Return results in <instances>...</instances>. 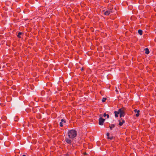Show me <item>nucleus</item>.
Listing matches in <instances>:
<instances>
[{
	"label": "nucleus",
	"instance_id": "obj_1",
	"mask_svg": "<svg viewBox=\"0 0 156 156\" xmlns=\"http://www.w3.org/2000/svg\"><path fill=\"white\" fill-rule=\"evenodd\" d=\"M125 109L124 108H122L119 109L118 111H115L114 113L115 117H118V114H120V117H124L125 115Z\"/></svg>",
	"mask_w": 156,
	"mask_h": 156
},
{
	"label": "nucleus",
	"instance_id": "obj_2",
	"mask_svg": "<svg viewBox=\"0 0 156 156\" xmlns=\"http://www.w3.org/2000/svg\"><path fill=\"white\" fill-rule=\"evenodd\" d=\"M69 137L71 139H73L77 135V132L74 129H71L68 132Z\"/></svg>",
	"mask_w": 156,
	"mask_h": 156
},
{
	"label": "nucleus",
	"instance_id": "obj_3",
	"mask_svg": "<svg viewBox=\"0 0 156 156\" xmlns=\"http://www.w3.org/2000/svg\"><path fill=\"white\" fill-rule=\"evenodd\" d=\"M108 10L112 11V13L114 12L115 9H113V6L111 4H109L108 7Z\"/></svg>",
	"mask_w": 156,
	"mask_h": 156
},
{
	"label": "nucleus",
	"instance_id": "obj_4",
	"mask_svg": "<svg viewBox=\"0 0 156 156\" xmlns=\"http://www.w3.org/2000/svg\"><path fill=\"white\" fill-rule=\"evenodd\" d=\"M105 121V119L100 118L99 119V124L100 125H102L103 123Z\"/></svg>",
	"mask_w": 156,
	"mask_h": 156
},
{
	"label": "nucleus",
	"instance_id": "obj_5",
	"mask_svg": "<svg viewBox=\"0 0 156 156\" xmlns=\"http://www.w3.org/2000/svg\"><path fill=\"white\" fill-rule=\"evenodd\" d=\"M112 11H109V10H107L104 13V14L105 15H109L111 13H112Z\"/></svg>",
	"mask_w": 156,
	"mask_h": 156
},
{
	"label": "nucleus",
	"instance_id": "obj_6",
	"mask_svg": "<svg viewBox=\"0 0 156 156\" xmlns=\"http://www.w3.org/2000/svg\"><path fill=\"white\" fill-rule=\"evenodd\" d=\"M134 111L135 113H137L136 114V117H138L139 115V112H140V111L139 110H137L136 109H135L134 110Z\"/></svg>",
	"mask_w": 156,
	"mask_h": 156
},
{
	"label": "nucleus",
	"instance_id": "obj_7",
	"mask_svg": "<svg viewBox=\"0 0 156 156\" xmlns=\"http://www.w3.org/2000/svg\"><path fill=\"white\" fill-rule=\"evenodd\" d=\"M65 141L69 144H72L71 140L69 139L66 138L65 139Z\"/></svg>",
	"mask_w": 156,
	"mask_h": 156
},
{
	"label": "nucleus",
	"instance_id": "obj_8",
	"mask_svg": "<svg viewBox=\"0 0 156 156\" xmlns=\"http://www.w3.org/2000/svg\"><path fill=\"white\" fill-rule=\"evenodd\" d=\"M64 122V123L65 122V121L63 119H62L61 120V122L59 123V125L60 126L62 127L63 126L62 122Z\"/></svg>",
	"mask_w": 156,
	"mask_h": 156
},
{
	"label": "nucleus",
	"instance_id": "obj_9",
	"mask_svg": "<svg viewBox=\"0 0 156 156\" xmlns=\"http://www.w3.org/2000/svg\"><path fill=\"white\" fill-rule=\"evenodd\" d=\"M145 52L146 54H148L149 53V51L147 48H146L144 49Z\"/></svg>",
	"mask_w": 156,
	"mask_h": 156
},
{
	"label": "nucleus",
	"instance_id": "obj_10",
	"mask_svg": "<svg viewBox=\"0 0 156 156\" xmlns=\"http://www.w3.org/2000/svg\"><path fill=\"white\" fill-rule=\"evenodd\" d=\"M138 33L140 35H142V31L141 30H138Z\"/></svg>",
	"mask_w": 156,
	"mask_h": 156
},
{
	"label": "nucleus",
	"instance_id": "obj_11",
	"mask_svg": "<svg viewBox=\"0 0 156 156\" xmlns=\"http://www.w3.org/2000/svg\"><path fill=\"white\" fill-rule=\"evenodd\" d=\"M22 33L21 32H20L18 33L17 37H18L20 38H21L20 35L22 34Z\"/></svg>",
	"mask_w": 156,
	"mask_h": 156
},
{
	"label": "nucleus",
	"instance_id": "obj_12",
	"mask_svg": "<svg viewBox=\"0 0 156 156\" xmlns=\"http://www.w3.org/2000/svg\"><path fill=\"white\" fill-rule=\"evenodd\" d=\"M107 116V118H108L109 117V115H108V114H106V113H104V115H103V116L104 117H106V116Z\"/></svg>",
	"mask_w": 156,
	"mask_h": 156
},
{
	"label": "nucleus",
	"instance_id": "obj_13",
	"mask_svg": "<svg viewBox=\"0 0 156 156\" xmlns=\"http://www.w3.org/2000/svg\"><path fill=\"white\" fill-rule=\"evenodd\" d=\"M106 135H107V136L108 138V139H110V140H112V137H108V136L109 135V133H107Z\"/></svg>",
	"mask_w": 156,
	"mask_h": 156
},
{
	"label": "nucleus",
	"instance_id": "obj_14",
	"mask_svg": "<svg viewBox=\"0 0 156 156\" xmlns=\"http://www.w3.org/2000/svg\"><path fill=\"white\" fill-rule=\"evenodd\" d=\"M123 123H122V122L119 121V125L120 126H121L123 125Z\"/></svg>",
	"mask_w": 156,
	"mask_h": 156
},
{
	"label": "nucleus",
	"instance_id": "obj_15",
	"mask_svg": "<svg viewBox=\"0 0 156 156\" xmlns=\"http://www.w3.org/2000/svg\"><path fill=\"white\" fill-rule=\"evenodd\" d=\"M114 127V126L113 125L110 126V129H111V130L112 129V128Z\"/></svg>",
	"mask_w": 156,
	"mask_h": 156
},
{
	"label": "nucleus",
	"instance_id": "obj_16",
	"mask_svg": "<svg viewBox=\"0 0 156 156\" xmlns=\"http://www.w3.org/2000/svg\"><path fill=\"white\" fill-rule=\"evenodd\" d=\"M106 100V99L105 98H103L102 99V102H105V101Z\"/></svg>",
	"mask_w": 156,
	"mask_h": 156
},
{
	"label": "nucleus",
	"instance_id": "obj_17",
	"mask_svg": "<svg viewBox=\"0 0 156 156\" xmlns=\"http://www.w3.org/2000/svg\"><path fill=\"white\" fill-rule=\"evenodd\" d=\"M122 122L123 124L125 123V121L124 120H122Z\"/></svg>",
	"mask_w": 156,
	"mask_h": 156
},
{
	"label": "nucleus",
	"instance_id": "obj_18",
	"mask_svg": "<svg viewBox=\"0 0 156 156\" xmlns=\"http://www.w3.org/2000/svg\"><path fill=\"white\" fill-rule=\"evenodd\" d=\"M22 156H26V155L25 154H23L22 155Z\"/></svg>",
	"mask_w": 156,
	"mask_h": 156
}]
</instances>
